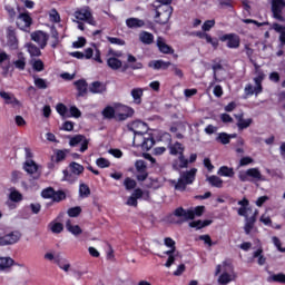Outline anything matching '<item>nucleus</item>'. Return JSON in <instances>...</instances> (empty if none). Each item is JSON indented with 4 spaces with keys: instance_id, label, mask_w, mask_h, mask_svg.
Instances as JSON below:
<instances>
[{
    "instance_id": "1",
    "label": "nucleus",
    "mask_w": 285,
    "mask_h": 285,
    "mask_svg": "<svg viewBox=\"0 0 285 285\" xmlns=\"http://www.w3.org/2000/svg\"><path fill=\"white\" fill-rule=\"evenodd\" d=\"M215 275H219V285H227L230 284V282H235V279H237V274H235V267H233V262L230 261H224L222 264L217 265Z\"/></svg>"
},
{
    "instance_id": "2",
    "label": "nucleus",
    "mask_w": 285,
    "mask_h": 285,
    "mask_svg": "<svg viewBox=\"0 0 285 285\" xmlns=\"http://www.w3.org/2000/svg\"><path fill=\"white\" fill-rule=\"evenodd\" d=\"M160 6L156 10V19L157 23L165 24L167 21H170V17L173 16V3L171 0H157Z\"/></svg>"
},
{
    "instance_id": "3",
    "label": "nucleus",
    "mask_w": 285,
    "mask_h": 285,
    "mask_svg": "<svg viewBox=\"0 0 285 285\" xmlns=\"http://www.w3.org/2000/svg\"><path fill=\"white\" fill-rule=\"evenodd\" d=\"M258 214H259V212L257 209H254V213H252V214H248V212H246V209H244V208L238 209V215L240 217H245L244 230H245L246 235H250V233L255 228V222H257Z\"/></svg>"
},
{
    "instance_id": "4",
    "label": "nucleus",
    "mask_w": 285,
    "mask_h": 285,
    "mask_svg": "<svg viewBox=\"0 0 285 285\" xmlns=\"http://www.w3.org/2000/svg\"><path fill=\"white\" fill-rule=\"evenodd\" d=\"M264 77H266L264 72L259 71L257 77L254 78L255 87H253V85H246L245 95H247L248 97L253 95H256V97L257 95H262V81H264Z\"/></svg>"
},
{
    "instance_id": "5",
    "label": "nucleus",
    "mask_w": 285,
    "mask_h": 285,
    "mask_svg": "<svg viewBox=\"0 0 285 285\" xmlns=\"http://www.w3.org/2000/svg\"><path fill=\"white\" fill-rule=\"evenodd\" d=\"M73 17L77 19V21H86V23H89V26H97V21H95L92 11L89 7L78 9L75 11Z\"/></svg>"
},
{
    "instance_id": "6",
    "label": "nucleus",
    "mask_w": 285,
    "mask_h": 285,
    "mask_svg": "<svg viewBox=\"0 0 285 285\" xmlns=\"http://www.w3.org/2000/svg\"><path fill=\"white\" fill-rule=\"evenodd\" d=\"M121 52L109 49L107 52V66L111 70H119L124 67V62L119 60Z\"/></svg>"
},
{
    "instance_id": "7",
    "label": "nucleus",
    "mask_w": 285,
    "mask_h": 285,
    "mask_svg": "<svg viewBox=\"0 0 285 285\" xmlns=\"http://www.w3.org/2000/svg\"><path fill=\"white\" fill-rule=\"evenodd\" d=\"M128 130H131L134 132V142L137 141L138 138H141L144 136V132L148 130V125L146 122L136 120L128 125Z\"/></svg>"
},
{
    "instance_id": "8",
    "label": "nucleus",
    "mask_w": 285,
    "mask_h": 285,
    "mask_svg": "<svg viewBox=\"0 0 285 285\" xmlns=\"http://www.w3.org/2000/svg\"><path fill=\"white\" fill-rule=\"evenodd\" d=\"M21 232H10L9 234L0 236V246H12L14 244H18V242L21 240Z\"/></svg>"
},
{
    "instance_id": "9",
    "label": "nucleus",
    "mask_w": 285,
    "mask_h": 285,
    "mask_svg": "<svg viewBox=\"0 0 285 285\" xmlns=\"http://www.w3.org/2000/svg\"><path fill=\"white\" fill-rule=\"evenodd\" d=\"M220 41H226L227 48H230V49H237L242 43L239 36L235 33L224 35L223 37H220Z\"/></svg>"
},
{
    "instance_id": "10",
    "label": "nucleus",
    "mask_w": 285,
    "mask_h": 285,
    "mask_svg": "<svg viewBox=\"0 0 285 285\" xmlns=\"http://www.w3.org/2000/svg\"><path fill=\"white\" fill-rule=\"evenodd\" d=\"M285 8L284 0H272V12L274 14V19L278 21H284V17L282 16V10Z\"/></svg>"
},
{
    "instance_id": "11",
    "label": "nucleus",
    "mask_w": 285,
    "mask_h": 285,
    "mask_svg": "<svg viewBox=\"0 0 285 285\" xmlns=\"http://www.w3.org/2000/svg\"><path fill=\"white\" fill-rule=\"evenodd\" d=\"M23 170H26L28 175H36L35 179H39V177H41V171H39V165H37V163H35V160L32 159L24 161Z\"/></svg>"
},
{
    "instance_id": "12",
    "label": "nucleus",
    "mask_w": 285,
    "mask_h": 285,
    "mask_svg": "<svg viewBox=\"0 0 285 285\" xmlns=\"http://www.w3.org/2000/svg\"><path fill=\"white\" fill-rule=\"evenodd\" d=\"M136 170L138 173L137 179L138 181H146L148 179V167L146 165V161L144 160H137L135 163Z\"/></svg>"
},
{
    "instance_id": "13",
    "label": "nucleus",
    "mask_w": 285,
    "mask_h": 285,
    "mask_svg": "<svg viewBox=\"0 0 285 285\" xmlns=\"http://www.w3.org/2000/svg\"><path fill=\"white\" fill-rule=\"evenodd\" d=\"M31 40L38 43L41 49L48 46V33L43 31H36L31 33Z\"/></svg>"
},
{
    "instance_id": "14",
    "label": "nucleus",
    "mask_w": 285,
    "mask_h": 285,
    "mask_svg": "<svg viewBox=\"0 0 285 285\" xmlns=\"http://www.w3.org/2000/svg\"><path fill=\"white\" fill-rule=\"evenodd\" d=\"M79 144H81L80 153H86V150H88V144H89L88 139H86V136L76 135L69 141V146H79Z\"/></svg>"
},
{
    "instance_id": "15",
    "label": "nucleus",
    "mask_w": 285,
    "mask_h": 285,
    "mask_svg": "<svg viewBox=\"0 0 285 285\" xmlns=\"http://www.w3.org/2000/svg\"><path fill=\"white\" fill-rule=\"evenodd\" d=\"M175 217H179L181 222H188L190 219H195V212L193 209H184L183 207H178L174 212Z\"/></svg>"
},
{
    "instance_id": "16",
    "label": "nucleus",
    "mask_w": 285,
    "mask_h": 285,
    "mask_svg": "<svg viewBox=\"0 0 285 285\" xmlns=\"http://www.w3.org/2000/svg\"><path fill=\"white\" fill-rule=\"evenodd\" d=\"M127 63L128 65L122 67V72H126L129 68H131V70H141V68H144V63L137 61V58L130 53L127 56Z\"/></svg>"
},
{
    "instance_id": "17",
    "label": "nucleus",
    "mask_w": 285,
    "mask_h": 285,
    "mask_svg": "<svg viewBox=\"0 0 285 285\" xmlns=\"http://www.w3.org/2000/svg\"><path fill=\"white\" fill-rule=\"evenodd\" d=\"M136 141H140L138 146H141L142 150H150L155 146V138L148 134L142 135L141 138H136Z\"/></svg>"
},
{
    "instance_id": "18",
    "label": "nucleus",
    "mask_w": 285,
    "mask_h": 285,
    "mask_svg": "<svg viewBox=\"0 0 285 285\" xmlns=\"http://www.w3.org/2000/svg\"><path fill=\"white\" fill-rule=\"evenodd\" d=\"M17 26L20 30H26L32 26V18L28 13H21L17 19Z\"/></svg>"
},
{
    "instance_id": "19",
    "label": "nucleus",
    "mask_w": 285,
    "mask_h": 285,
    "mask_svg": "<svg viewBox=\"0 0 285 285\" xmlns=\"http://www.w3.org/2000/svg\"><path fill=\"white\" fill-rule=\"evenodd\" d=\"M157 48L163 55H173L175 52V50L166 43V40L163 37L157 38Z\"/></svg>"
},
{
    "instance_id": "20",
    "label": "nucleus",
    "mask_w": 285,
    "mask_h": 285,
    "mask_svg": "<svg viewBox=\"0 0 285 285\" xmlns=\"http://www.w3.org/2000/svg\"><path fill=\"white\" fill-rule=\"evenodd\" d=\"M168 149H169V155L177 157V155L178 156L184 155L186 147H184V145H181L180 142L176 141L174 144H169Z\"/></svg>"
},
{
    "instance_id": "21",
    "label": "nucleus",
    "mask_w": 285,
    "mask_h": 285,
    "mask_svg": "<svg viewBox=\"0 0 285 285\" xmlns=\"http://www.w3.org/2000/svg\"><path fill=\"white\" fill-rule=\"evenodd\" d=\"M0 97L4 99V104H10L11 106H21V101L14 97V95L6 91H0Z\"/></svg>"
},
{
    "instance_id": "22",
    "label": "nucleus",
    "mask_w": 285,
    "mask_h": 285,
    "mask_svg": "<svg viewBox=\"0 0 285 285\" xmlns=\"http://www.w3.org/2000/svg\"><path fill=\"white\" fill-rule=\"evenodd\" d=\"M197 175V168H191L190 170L180 174V179H183L187 185L195 181V176Z\"/></svg>"
},
{
    "instance_id": "23",
    "label": "nucleus",
    "mask_w": 285,
    "mask_h": 285,
    "mask_svg": "<svg viewBox=\"0 0 285 285\" xmlns=\"http://www.w3.org/2000/svg\"><path fill=\"white\" fill-rule=\"evenodd\" d=\"M174 170H181V168H188V159L184 156V154H180L177 159L173 163Z\"/></svg>"
},
{
    "instance_id": "24",
    "label": "nucleus",
    "mask_w": 285,
    "mask_h": 285,
    "mask_svg": "<svg viewBox=\"0 0 285 285\" xmlns=\"http://www.w3.org/2000/svg\"><path fill=\"white\" fill-rule=\"evenodd\" d=\"M90 92L94 95H102V92H106V83L100 82V81H95L90 85L89 87Z\"/></svg>"
},
{
    "instance_id": "25",
    "label": "nucleus",
    "mask_w": 285,
    "mask_h": 285,
    "mask_svg": "<svg viewBox=\"0 0 285 285\" xmlns=\"http://www.w3.org/2000/svg\"><path fill=\"white\" fill-rule=\"evenodd\" d=\"M139 41L145 46H150L155 43V36L148 31H141L139 33Z\"/></svg>"
},
{
    "instance_id": "26",
    "label": "nucleus",
    "mask_w": 285,
    "mask_h": 285,
    "mask_svg": "<svg viewBox=\"0 0 285 285\" xmlns=\"http://www.w3.org/2000/svg\"><path fill=\"white\" fill-rule=\"evenodd\" d=\"M149 68H153L154 70H167V68H170V62H166L164 60H154L148 63Z\"/></svg>"
},
{
    "instance_id": "27",
    "label": "nucleus",
    "mask_w": 285,
    "mask_h": 285,
    "mask_svg": "<svg viewBox=\"0 0 285 285\" xmlns=\"http://www.w3.org/2000/svg\"><path fill=\"white\" fill-rule=\"evenodd\" d=\"M127 28L135 29V28H144L146 22L139 18H129L126 20Z\"/></svg>"
},
{
    "instance_id": "28",
    "label": "nucleus",
    "mask_w": 285,
    "mask_h": 285,
    "mask_svg": "<svg viewBox=\"0 0 285 285\" xmlns=\"http://www.w3.org/2000/svg\"><path fill=\"white\" fill-rule=\"evenodd\" d=\"M132 115H135V109L125 106L122 107V114H118L116 118L118 121H126V119H128V117H132Z\"/></svg>"
},
{
    "instance_id": "29",
    "label": "nucleus",
    "mask_w": 285,
    "mask_h": 285,
    "mask_svg": "<svg viewBox=\"0 0 285 285\" xmlns=\"http://www.w3.org/2000/svg\"><path fill=\"white\" fill-rule=\"evenodd\" d=\"M14 266V259L10 257H0V271H10Z\"/></svg>"
},
{
    "instance_id": "30",
    "label": "nucleus",
    "mask_w": 285,
    "mask_h": 285,
    "mask_svg": "<svg viewBox=\"0 0 285 285\" xmlns=\"http://www.w3.org/2000/svg\"><path fill=\"white\" fill-rule=\"evenodd\" d=\"M165 255L168 256V259L165 263L166 268H170V266H173L175 264V259H177V257H181V254H179V252H177V250L165 252Z\"/></svg>"
},
{
    "instance_id": "31",
    "label": "nucleus",
    "mask_w": 285,
    "mask_h": 285,
    "mask_svg": "<svg viewBox=\"0 0 285 285\" xmlns=\"http://www.w3.org/2000/svg\"><path fill=\"white\" fill-rule=\"evenodd\" d=\"M134 104L137 106L141 105V98L144 97V89L142 88H134L130 92Z\"/></svg>"
},
{
    "instance_id": "32",
    "label": "nucleus",
    "mask_w": 285,
    "mask_h": 285,
    "mask_svg": "<svg viewBox=\"0 0 285 285\" xmlns=\"http://www.w3.org/2000/svg\"><path fill=\"white\" fill-rule=\"evenodd\" d=\"M73 85L78 90L79 97H83V95L88 92V83L86 82V80H77L73 82Z\"/></svg>"
},
{
    "instance_id": "33",
    "label": "nucleus",
    "mask_w": 285,
    "mask_h": 285,
    "mask_svg": "<svg viewBox=\"0 0 285 285\" xmlns=\"http://www.w3.org/2000/svg\"><path fill=\"white\" fill-rule=\"evenodd\" d=\"M13 66L17 70H26V56L23 52L18 53V59L13 61Z\"/></svg>"
},
{
    "instance_id": "34",
    "label": "nucleus",
    "mask_w": 285,
    "mask_h": 285,
    "mask_svg": "<svg viewBox=\"0 0 285 285\" xmlns=\"http://www.w3.org/2000/svg\"><path fill=\"white\" fill-rule=\"evenodd\" d=\"M247 175H249V177L252 179H255V181H264V176L262 175V171H259L258 168H249L247 169Z\"/></svg>"
},
{
    "instance_id": "35",
    "label": "nucleus",
    "mask_w": 285,
    "mask_h": 285,
    "mask_svg": "<svg viewBox=\"0 0 285 285\" xmlns=\"http://www.w3.org/2000/svg\"><path fill=\"white\" fill-rule=\"evenodd\" d=\"M254 259H257L258 266H264L266 264V258L264 256V249L259 247L256 252L253 254Z\"/></svg>"
},
{
    "instance_id": "36",
    "label": "nucleus",
    "mask_w": 285,
    "mask_h": 285,
    "mask_svg": "<svg viewBox=\"0 0 285 285\" xmlns=\"http://www.w3.org/2000/svg\"><path fill=\"white\" fill-rule=\"evenodd\" d=\"M208 184H210L214 188H223L224 180L219 178L218 176H209L207 177Z\"/></svg>"
},
{
    "instance_id": "37",
    "label": "nucleus",
    "mask_w": 285,
    "mask_h": 285,
    "mask_svg": "<svg viewBox=\"0 0 285 285\" xmlns=\"http://www.w3.org/2000/svg\"><path fill=\"white\" fill-rule=\"evenodd\" d=\"M66 228L69 233H71V235H81V233H83V230H81V227H79V225H72V223L70 220L66 222Z\"/></svg>"
},
{
    "instance_id": "38",
    "label": "nucleus",
    "mask_w": 285,
    "mask_h": 285,
    "mask_svg": "<svg viewBox=\"0 0 285 285\" xmlns=\"http://www.w3.org/2000/svg\"><path fill=\"white\" fill-rule=\"evenodd\" d=\"M26 48L30 57H41V49H39L36 45L27 43Z\"/></svg>"
},
{
    "instance_id": "39",
    "label": "nucleus",
    "mask_w": 285,
    "mask_h": 285,
    "mask_svg": "<svg viewBox=\"0 0 285 285\" xmlns=\"http://www.w3.org/2000/svg\"><path fill=\"white\" fill-rule=\"evenodd\" d=\"M56 264L61 268V271H65V273H68L70 271V262L61 258V257H56Z\"/></svg>"
},
{
    "instance_id": "40",
    "label": "nucleus",
    "mask_w": 285,
    "mask_h": 285,
    "mask_svg": "<svg viewBox=\"0 0 285 285\" xmlns=\"http://www.w3.org/2000/svg\"><path fill=\"white\" fill-rule=\"evenodd\" d=\"M69 168H70L72 175H76L77 177H79V175H81V173H83V170H85L83 166L79 165V163H76V161L71 163L69 165Z\"/></svg>"
},
{
    "instance_id": "41",
    "label": "nucleus",
    "mask_w": 285,
    "mask_h": 285,
    "mask_svg": "<svg viewBox=\"0 0 285 285\" xmlns=\"http://www.w3.org/2000/svg\"><path fill=\"white\" fill-rule=\"evenodd\" d=\"M220 177H234L235 176V171L233 170V168L227 167V166H223L218 169L217 173Z\"/></svg>"
},
{
    "instance_id": "42",
    "label": "nucleus",
    "mask_w": 285,
    "mask_h": 285,
    "mask_svg": "<svg viewBox=\"0 0 285 285\" xmlns=\"http://www.w3.org/2000/svg\"><path fill=\"white\" fill-rule=\"evenodd\" d=\"M170 184L175 187V190H180L181 193L186 190V186H188V184L181 177L178 179V181L170 180Z\"/></svg>"
},
{
    "instance_id": "43",
    "label": "nucleus",
    "mask_w": 285,
    "mask_h": 285,
    "mask_svg": "<svg viewBox=\"0 0 285 285\" xmlns=\"http://www.w3.org/2000/svg\"><path fill=\"white\" fill-rule=\"evenodd\" d=\"M33 83L39 90H46V88H48V81L37 76H33Z\"/></svg>"
},
{
    "instance_id": "44",
    "label": "nucleus",
    "mask_w": 285,
    "mask_h": 285,
    "mask_svg": "<svg viewBox=\"0 0 285 285\" xmlns=\"http://www.w3.org/2000/svg\"><path fill=\"white\" fill-rule=\"evenodd\" d=\"M210 224H213L212 220H195L189 223L190 228H206V226H210Z\"/></svg>"
},
{
    "instance_id": "45",
    "label": "nucleus",
    "mask_w": 285,
    "mask_h": 285,
    "mask_svg": "<svg viewBox=\"0 0 285 285\" xmlns=\"http://www.w3.org/2000/svg\"><path fill=\"white\" fill-rule=\"evenodd\" d=\"M101 115L105 119H115V108H112L111 106H107L102 110Z\"/></svg>"
},
{
    "instance_id": "46",
    "label": "nucleus",
    "mask_w": 285,
    "mask_h": 285,
    "mask_svg": "<svg viewBox=\"0 0 285 285\" xmlns=\"http://www.w3.org/2000/svg\"><path fill=\"white\" fill-rule=\"evenodd\" d=\"M17 36H14V31L12 29L8 30V45L11 46V48H17Z\"/></svg>"
},
{
    "instance_id": "47",
    "label": "nucleus",
    "mask_w": 285,
    "mask_h": 285,
    "mask_svg": "<svg viewBox=\"0 0 285 285\" xmlns=\"http://www.w3.org/2000/svg\"><path fill=\"white\" fill-rule=\"evenodd\" d=\"M79 195L82 198L90 197V187L83 183L79 186Z\"/></svg>"
},
{
    "instance_id": "48",
    "label": "nucleus",
    "mask_w": 285,
    "mask_h": 285,
    "mask_svg": "<svg viewBox=\"0 0 285 285\" xmlns=\"http://www.w3.org/2000/svg\"><path fill=\"white\" fill-rule=\"evenodd\" d=\"M32 68L33 70H36V72H42L45 66H43V61L41 59H35L31 61Z\"/></svg>"
},
{
    "instance_id": "49",
    "label": "nucleus",
    "mask_w": 285,
    "mask_h": 285,
    "mask_svg": "<svg viewBox=\"0 0 285 285\" xmlns=\"http://www.w3.org/2000/svg\"><path fill=\"white\" fill-rule=\"evenodd\" d=\"M165 246H167V248H170L166 253H175V250H177V247L175 246V240L170 237L165 238Z\"/></svg>"
},
{
    "instance_id": "50",
    "label": "nucleus",
    "mask_w": 285,
    "mask_h": 285,
    "mask_svg": "<svg viewBox=\"0 0 285 285\" xmlns=\"http://www.w3.org/2000/svg\"><path fill=\"white\" fill-rule=\"evenodd\" d=\"M124 186L126 187V190H132L134 188L137 187V181L132 178H126L124 181Z\"/></svg>"
},
{
    "instance_id": "51",
    "label": "nucleus",
    "mask_w": 285,
    "mask_h": 285,
    "mask_svg": "<svg viewBox=\"0 0 285 285\" xmlns=\"http://www.w3.org/2000/svg\"><path fill=\"white\" fill-rule=\"evenodd\" d=\"M250 124H253L252 118L243 119L240 122H237V128H238V130H244L246 128H249Z\"/></svg>"
},
{
    "instance_id": "52",
    "label": "nucleus",
    "mask_w": 285,
    "mask_h": 285,
    "mask_svg": "<svg viewBox=\"0 0 285 285\" xmlns=\"http://www.w3.org/2000/svg\"><path fill=\"white\" fill-rule=\"evenodd\" d=\"M56 110L61 117H70L68 116V107L63 104H58Z\"/></svg>"
},
{
    "instance_id": "53",
    "label": "nucleus",
    "mask_w": 285,
    "mask_h": 285,
    "mask_svg": "<svg viewBox=\"0 0 285 285\" xmlns=\"http://www.w3.org/2000/svg\"><path fill=\"white\" fill-rule=\"evenodd\" d=\"M9 199H11V202H21V199H23V196L18 190L12 189L9 195Z\"/></svg>"
},
{
    "instance_id": "54",
    "label": "nucleus",
    "mask_w": 285,
    "mask_h": 285,
    "mask_svg": "<svg viewBox=\"0 0 285 285\" xmlns=\"http://www.w3.org/2000/svg\"><path fill=\"white\" fill-rule=\"evenodd\" d=\"M63 178L62 181H69L70 184H75L77 181V176L75 174L68 173V170H63Z\"/></svg>"
},
{
    "instance_id": "55",
    "label": "nucleus",
    "mask_w": 285,
    "mask_h": 285,
    "mask_svg": "<svg viewBox=\"0 0 285 285\" xmlns=\"http://www.w3.org/2000/svg\"><path fill=\"white\" fill-rule=\"evenodd\" d=\"M238 206H242L240 208H244L247 212V215L255 213L253 208L248 207V199L246 198H244L243 200H239Z\"/></svg>"
},
{
    "instance_id": "56",
    "label": "nucleus",
    "mask_w": 285,
    "mask_h": 285,
    "mask_svg": "<svg viewBox=\"0 0 285 285\" xmlns=\"http://www.w3.org/2000/svg\"><path fill=\"white\" fill-rule=\"evenodd\" d=\"M49 228L51 232L56 233V234H59L63 230V224L61 223H51L49 225Z\"/></svg>"
},
{
    "instance_id": "57",
    "label": "nucleus",
    "mask_w": 285,
    "mask_h": 285,
    "mask_svg": "<svg viewBox=\"0 0 285 285\" xmlns=\"http://www.w3.org/2000/svg\"><path fill=\"white\" fill-rule=\"evenodd\" d=\"M216 139L217 141H220V144H224V145L230 144V135L226 132H220Z\"/></svg>"
},
{
    "instance_id": "58",
    "label": "nucleus",
    "mask_w": 285,
    "mask_h": 285,
    "mask_svg": "<svg viewBox=\"0 0 285 285\" xmlns=\"http://www.w3.org/2000/svg\"><path fill=\"white\" fill-rule=\"evenodd\" d=\"M96 165L98 166V168H110V160L106 158H98L96 160Z\"/></svg>"
},
{
    "instance_id": "59",
    "label": "nucleus",
    "mask_w": 285,
    "mask_h": 285,
    "mask_svg": "<svg viewBox=\"0 0 285 285\" xmlns=\"http://www.w3.org/2000/svg\"><path fill=\"white\" fill-rule=\"evenodd\" d=\"M212 28H215V20H206L202 26L204 32L210 31Z\"/></svg>"
},
{
    "instance_id": "60",
    "label": "nucleus",
    "mask_w": 285,
    "mask_h": 285,
    "mask_svg": "<svg viewBox=\"0 0 285 285\" xmlns=\"http://www.w3.org/2000/svg\"><path fill=\"white\" fill-rule=\"evenodd\" d=\"M42 197L45 199H52L53 195H55V189L52 187H49L47 189H43L41 193Z\"/></svg>"
},
{
    "instance_id": "61",
    "label": "nucleus",
    "mask_w": 285,
    "mask_h": 285,
    "mask_svg": "<svg viewBox=\"0 0 285 285\" xmlns=\"http://www.w3.org/2000/svg\"><path fill=\"white\" fill-rule=\"evenodd\" d=\"M53 202H63V199H66V193L58 190V191H53V197H52Z\"/></svg>"
},
{
    "instance_id": "62",
    "label": "nucleus",
    "mask_w": 285,
    "mask_h": 285,
    "mask_svg": "<svg viewBox=\"0 0 285 285\" xmlns=\"http://www.w3.org/2000/svg\"><path fill=\"white\" fill-rule=\"evenodd\" d=\"M49 19L50 21H52L53 23H59L60 21V17H59V12H57L55 9L50 11L49 13Z\"/></svg>"
},
{
    "instance_id": "63",
    "label": "nucleus",
    "mask_w": 285,
    "mask_h": 285,
    "mask_svg": "<svg viewBox=\"0 0 285 285\" xmlns=\"http://www.w3.org/2000/svg\"><path fill=\"white\" fill-rule=\"evenodd\" d=\"M69 217H79L81 215V207H73L68 209Z\"/></svg>"
},
{
    "instance_id": "64",
    "label": "nucleus",
    "mask_w": 285,
    "mask_h": 285,
    "mask_svg": "<svg viewBox=\"0 0 285 285\" xmlns=\"http://www.w3.org/2000/svg\"><path fill=\"white\" fill-rule=\"evenodd\" d=\"M273 282H279L281 284H285V274H274L272 275Z\"/></svg>"
}]
</instances>
